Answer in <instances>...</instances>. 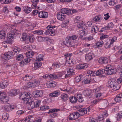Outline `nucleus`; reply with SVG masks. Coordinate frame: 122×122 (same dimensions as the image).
<instances>
[{"instance_id": "obj_44", "label": "nucleus", "mask_w": 122, "mask_h": 122, "mask_svg": "<svg viewBox=\"0 0 122 122\" xmlns=\"http://www.w3.org/2000/svg\"><path fill=\"white\" fill-rule=\"evenodd\" d=\"M103 44V41H98L96 44V46L98 47H101L102 45Z\"/></svg>"}, {"instance_id": "obj_18", "label": "nucleus", "mask_w": 122, "mask_h": 122, "mask_svg": "<svg viewBox=\"0 0 122 122\" xmlns=\"http://www.w3.org/2000/svg\"><path fill=\"white\" fill-rule=\"evenodd\" d=\"M71 10L70 9H67L64 8L62 9L61 11V13L67 15L71 13Z\"/></svg>"}, {"instance_id": "obj_41", "label": "nucleus", "mask_w": 122, "mask_h": 122, "mask_svg": "<svg viewBox=\"0 0 122 122\" xmlns=\"http://www.w3.org/2000/svg\"><path fill=\"white\" fill-rule=\"evenodd\" d=\"M83 76H76L75 79V81L76 82H78L82 79Z\"/></svg>"}, {"instance_id": "obj_31", "label": "nucleus", "mask_w": 122, "mask_h": 122, "mask_svg": "<svg viewBox=\"0 0 122 122\" xmlns=\"http://www.w3.org/2000/svg\"><path fill=\"white\" fill-rule=\"evenodd\" d=\"M42 63L40 61H36L34 64L35 68L36 69L39 68L42 66Z\"/></svg>"}, {"instance_id": "obj_59", "label": "nucleus", "mask_w": 122, "mask_h": 122, "mask_svg": "<svg viewBox=\"0 0 122 122\" xmlns=\"http://www.w3.org/2000/svg\"><path fill=\"white\" fill-rule=\"evenodd\" d=\"M40 107L41 110H42L44 111H45L46 110H47L49 108V107L48 106H43Z\"/></svg>"}, {"instance_id": "obj_28", "label": "nucleus", "mask_w": 122, "mask_h": 122, "mask_svg": "<svg viewBox=\"0 0 122 122\" xmlns=\"http://www.w3.org/2000/svg\"><path fill=\"white\" fill-rule=\"evenodd\" d=\"M10 96H15L17 94L16 90H11L9 92Z\"/></svg>"}, {"instance_id": "obj_43", "label": "nucleus", "mask_w": 122, "mask_h": 122, "mask_svg": "<svg viewBox=\"0 0 122 122\" xmlns=\"http://www.w3.org/2000/svg\"><path fill=\"white\" fill-rule=\"evenodd\" d=\"M70 101L71 103H74L77 102V99L76 98L74 97H72L70 98Z\"/></svg>"}, {"instance_id": "obj_53", "label": "nucleus", "mask_w": 122, "mask_h": 122, "mask_svg": "<svg viewBox=\"0 0 122 122\" xmlns=\"http://www.w3.org/2000/svg\"><path fill=\"white\" fill-rule=\"evenodd\" d=\"M30 116L26 117L25 119H23L22 121V122H30Z\"/></svg>"}, {"instance_id": "obj_38", "label": "nucleus", "mask_w": 122, "mask_h": 122, "mask_svg": "<svg viewBox=\"0 0 122 122\" xmlns=\"http://www.w3.org/2000/svg\"><path fill=\"white\" fill-rule=\"evenodd\" d=\"M120 95V94L118 95L115 98V100L117 102H120L121 101V98L122 97Z\"/></svg>"}, {"instance_id": "obj_20", "label": "nucleus", "mask_w": 122, "mask_h": 122, "mask_svg": "<svg viewBox=\"0 0 122 122\" xmlns=\"http://www.w3.org/2000/svg\"><path fill=\"white\" fill-rule=\"evenodd\" d=\"M57 18L59 20H62L65 18L64 14L61 12L57 13Z\"/></svg>"}, {"instance_id": "obj_37", "label": "nucleus", "mask_w": 122, "mask_h": 122, "mask_svg": "<svg viewBox=\"0 0 122 122\" xmlns=\"http://www.w3.org/2000/svg\"><path fill=\"white\" fill-rule=\"evenodd\" d=\"M91 93V90H86L84 91L83 92V93L84 95L86 96L90 95Z\"/></svg>"}, {"instance_id": "obj_60", "label": "nucleus", "mask_w": 122, "mask_h": 122, "mask_svg": "<svg viewBox=\"0 0 122 122\" xmlns=\"http://www.w3.org/2000/svg\"><path fill=\"white\" fill-rule=\"evenodd\" d=\"M108 15V13H107L106 14L104 15V16L105 17H104V18L106 20H107L110 17V16L109 15Z\"/></svg>"}, {"instance_id": "obj_52", "label": "nucleus", "mask_w": 122, "mask_h": 122, "mask_svg": "<svg viewBox=\"0 0 122 122\" xmlns=\"http://www.w3.org/2000/svg\"><path fill=\"white\" fill-rule=\"evenodd\" d=\"M49 85L51 88H53L55 87L56 85L55 84V82L52 81L50 82L49 84Z\"/></svg>"}, {"instance_id": "obj_6", "label": "nucleus", "mask_w": 122, "mask_h": 122, "mask_svg": "<svg viewBox=\"0 0 122 122\" xmlns=\"http://www.w3.org/2000/svg\"><path fill=\"white\" fill-rule=\"evenodd\" d=\"M30 99L28 100V102L26 103H25L27 105V108L28 109H31L35 107V101H32Z\"/></svg>"}, {"instance_id": "obj_10", "label": "nucleus", "mask_w": 122, "mask_h": 122, "mask_svg": "<svg viewBox=\"0 0 122 122\" xmlns=\"http://www.w3.org/2000/svg\"><path fill=\"white\" fill-rule=\"evenodd\" d=\"M116 79L114 78H111L109 80L108 82L109 86L112 88L115 86L117 83Z\"/></svg>"}, {"instance_id": "obj_22", "label": "nucleus", "mask_w": 122, "mask_h": 122, "mask_svg": "<svg viewBox=\"0 0 122 122\" xmlns=\"http://www.w3.org/2000/svg\"><path fill=\"white\" fill-rule=\"evenodd\" d=\"M93 55L91 53L86 54L85 56L86 59L87 61H89L93 59Z\"/></svg>"}, {"instance_id": "obj_11", "label": "nucleus", "mask_w": 122, "mask_h": 122, "mask_svg": "<svg viewBox=\"0 0 122 122\" xmlns=\"http://www.w3.org/2000/svg\"><path fill=\"white\" fill-rule=\"evenodd\" d=\"M88 75L86 76V78L84 79V81H82L83 83L85 84H87L91 82V76H92L91 74H89L88 73Z\"/></svg>"}, {"instance_id": "obj_16", "label": "nucleus", "mask_w": 122, "mask_h": 122, "mask_svg": "<svg viewBox=\"0 0 122 122\" xmlns=\"http://www.w3.org/2000/svg\"><path fill=\"white\" fill-rule=\"evenodd\" d=\"M60 94V92L59 91L56 90L50 93L49 94L50 96L51 97H58Z\"/></svg>"}, {"instance_id": "obj_55", "label": "nucleus", "mask_w": 122, "mask_h": 122, "mask_svg": "<svg viewBox=\"0 0 122 122\" xmlns=\"http://www.w3.org/2000/svg\"><path fill=\"white\" fill-rule=\"evenodd\" d=\"M43 56L41 55H39L36 57L37 60L40 61H42L43 60Z\"/></svg>"}, {"instance_id": "obj_19", "label": "nucleus", "mask_w": 122, "mask_h": 122, "mask_svg": "<svg viewBox=\"0 0 122 122\" xmlns=\"http://www.w3.org/2000/svg\"><path fill=\"white\" fill-rule=\"evenodd\" d=\"M88 66L86 63L78 65L76 66V68L78 69L81 70L87 67Z\"/></svg>"}, {"instance_id": "obj_62", "label": "nucleus", "mask_w": 122, "mask_h": 122, "mask_svg": "<svg viewBox=\"0 0 122 122\" xmlns=\"http://www.w3.org/2000/svg\"><path fill=\"white\" fill-rule=\"evenodd\" d=\"M46 34H50L51 36H53L55 34V33L54 31V29L53 30H51V32H49V33L48 32V33L47 32V33H46Z\"/></svg>"}, {"instance_id": "obj_39", "label": "nucleus", "mask_w": 122, "mask_h": 122, "mask_svg": "<svg viewBox=\"0 0 122 122\" xmlns=\"http://www.w3.org/2000/svg\"><path fill=\"white\" fill-rule=\"evenodd\" d=\"M32 78L30 76L28 75H26L25 77L23 78V80L25 81H28L30 80Z\"/></svg>"}, {"instance_id": "obj_13", "label": "nucleus", "mask_w": 122, "mask_h": 122, "mask_svg": "<svg viewBox=\"0 0 122 122\" xmlns=\"http://www.w3.org/2000/svg\"><path fill=\"white\" fill-rule=\"evenodd\" d=\"M108 59L106 57H102L99 58V62L101 64H106L108 61Z\"/></svg>"}, {"instance_id": "obj_57", "label": "nucleus", "mask_w": 122, "mask_h": 122, "mask_svg": "<svg viewBox=\"0 0 122 122\" xmlns=\"http://www.w3.org/2000/svg\"><path fill=\"white\" fill-rule=\"evenodd\" d=\"M20 50V48L16 47L14 49L13 51L15 54H18Z\"/></svg>"}, {"instance_id": "obj_7", "label": "nucleus", "mask_w": 122, "mask_h": 122, "mask_svg": "<svg viewBox=\"0 0 122 122\" xmlns=\"http://www.w3.org/2000/svg\"><path fill=\"white\" fill-rule=\"evenodd\" d=\"M67 74L65 75V77H69L70 76L74 75L75 73L74 72V68L73 67H69L67 70Z\"/></svg>"}, {"instance_id": "obj_64", "label": "nucleus", "mask_w": 122, "mask_h": 122, "mask_svg": "<svg viewBox=\"0 0 122 122\" xmlns=\"http://www.w3.org/2000/svg\"><path fill=\"white\" fill-rule=\"evenodd\" d=\"M100 100L99 99L95 100L92 102V104L93 105L96 104L98 103Z\"/></svg>"}, {"instance_id": "obj_12", "label": "nucleus", "mask_w": 122, "mask_h": 122, "mask_svg": "<svg viewBox=\"0 0 122 122\" xmlns=\"http://www.w3.org/2000/svg\"><path fill=\"white\" fill-rule=\"evenodd\" d=\"M6 96L5 92H0V101L1 103H4V100L5 101V99L6 98Z\"/></svg>"}, {"instance_id": "obj_50", "label": "nucleus", "mask_w": 122, "mask_h": 122, "mask_svg": "<svg viewBox=\"0 0 122 122\" xmlns=\"http://www.w3.org/2000/svg\"><path fill=\"white\" fill-rule=\"evenodd\" d=\"M34 34L41 35L43 34V31L41 30H36L34 32Z\"/></svg>"}, {"instance_id": "obj_14", "label": "nucleus", "mask_w": 122, "mask_h": 122, "mask_svg": "<svg viewBox=\"0 0 122 122\" xmlns=\"http://www.w3.org/2000/svg\"><path fill=\"white\" fill-rule=\"evenodd\" d=\"M8 83L7 81H3L0 84V87L1 88L4 89L8 85Z\"/></svg>"}, {"instance_id": "obj_40", "label": "nucleus", "mask_w": 122, "mask_h": 122, "mask_svg": "<svg viewBox=\"0 0 122 122\" xmlns=\"http://www.w3.org/2000/svg\"><path fill=\"white\" fill-rule=\"evenodd\" d=\"M28 38L26 34H24L22 35V37L20 38V40L22 41H25L28 39Z\"/></svg>"}, {"instance_id": "obj_58", "label": "nucleus", "mask_w": 122, "mask_h": 122, "mask_svg": "<svg viewBox=\"0 0 122 122\" xmlns=\"http://www.w3.org/2000/svg\"><path fill=\"white\" fill-rule=\"evenodd\" d=\"M84 25V24L82 22H81L79 23H78L77 24V26L78 27H79L80 28H82L83 25Z\"/></svg>"}, {"instance_id": "obj_15", "label": "nucleus", "mask_w": 122, "mask_h": 122, "mask_svg": "<svg viewBox=\"0 0 122 122\" xmlns=\"http://www.w3.org/2000/svg\"><path fill=\"white\" fill-rule=\"evenodd\" d=\"M3 109L5 110L6 111H8L11 109H13L14 107L12 108L11 105L9 104H7L5 105L3 107Z\"/></svg>"}, {"instance_id": "obj_63", "label": "nucleus", "mask_w": 122, "mask_h": 122, "mask_svg": "<svg viewBox=\"0 0 122 122\" xmlns=\"http://www.w3.org/2000/svg\"><path fill=\"white\" fill-rule=\"evenodd\" d=\"M121 6L122 5L121 4L117 5L114 7V9L116 10H117L121 8Z\"/></svg>"}, {"instance_id": "obj_45", "label": "nucleus", "mask_w": 122, "mask_h": 122, "mask_svg": "<svg viewBox=\"0 0 122 122\" xmlns=\"http://www.w3.org/2000/svg\"><path fill=\"white\" fill-rule=\"evenodd\" d=\"M113 42H112V40H111L110 43H109L108 42H106L105 45V47L106 48H108L110 46V45L112 44Z\"/></svg>"}, {"instance_id": "obj_49", "label": "nucleus", "mask_w": 122, "mask_h": 122, "mask_svg": "<svg viewBox=\"0 0 122 122\" xmlns=\"http://www.w3.org/2000/svg\"><path fill=\"white\" fill-rule=\"evenodd\" d=\"M23 55L22 54H20L16 56V59L18 61L21 60L23 58Z\"/></svg>"}, {"instance_id": "obj_29", "label": "nucleus", "mask_w": 122, "mask_h": 122, "mask_svg": "<svg viewBox=\"0 0 122 122\" xmlns=\"http://www.w3.org/2000/svg\"><path fill=\"white\" fill-rule=\"evenodd\" d=\"M121 85L120 84H118L117 82L115 86H114L112 88V89L114 91H116L118 90L120 87Z\"/></svg>"}, {"instance_id": "obj_54", "label": "nucleus", "mask_w": 122, "mask_h": 122, "mask_svg": "<svg viewBox=\"0 0 122 122\" xmlns=\"http://www.w3.org/2000/svg\"><path fill=\"white\" fill-rule=\"evenodd\" d=\"M108 103V101L107 100H104L103 101L102 106L104 107H105L107 106Z\"/></svg>"}, {"instance_id": "obj_35", "label": "nucleus", "mask_w": 122, "mask_h": 122, "mask_svg": "<svg viewBox=\"0 0 122 122\" xmlns=\"http://www.w3.org/2000/svg\"><path fill=\"white\" fill-rule=\"evenodd\" d=\"M5 36V31L3 30H1L0 31V37L1 39H4Z\"/></svg>"}, {"instance_id": "obj_51", "label": "nucleus", "mask_w": 122, "mask_h": 122, "mask_svg": "<svg viewBox=\"0 0 122 122\" xmlns=\"http://www.w3.org/2000/svg\"><path fill=\"white\" fill-rule=\"evenodd\" d=\"M41 101L40 100H37L36 101H35V107H37L39 106L40 105V102Z\"/></svg>"}, {"instance_id": "obj_9", "label": "nucleus", "mask_w": 122, "mask_h": 122, "mask_svg": "<svg viewBox=\"0 0 122 122\" xmlns=\"http://www.w3.org/2000/svg\"><path fill=\"white\" fill-rule=\"evenodd\" d=\"M43 94V91L39 90L34 91L33 92V95L36 97H38L42 96Z\"/></svg>"}, {"instance_id": "obj_48", "label": "nucleus", "mask_w": 122, "mask_h": 122, "mask_svg": "<svg viewBox=\"0 0 122 122\" xmlns=\"http://www.w3.org/2000/svg\"><path fill=\"white\" fill-rule=\"evenodd\" d=\"M9 117V115L8 114L4 113L3 114L2 116V118L4 120H7Z\"/></svg>"}, {"instance_id": "obj_33", "label": "nucleus", "mask_w": 122, "mask_h": 122, "mask_svg": "<svg viewBox=\"0 0 122 122\" xmlns=\"http://www.w3.org/2000/svg\"><path fill=\"white\" fill-rule=\"evenodd\" d=\"M55 27V26H52L51 25H48L46 27L47 29L48 30H46V32L47 33V32H50L51 30L54 29V28Z\"/></svg>"}, {"instance_id": "obj_30", "label": "nucleus", "mask_w": 122, "mask_h": 122, "mask_svg": "<svg viewBox=\"0 0 122 122\" xmlns=\"http://www.w3.org/2000/svg\"><path fill=\"white\" fill-rule=\"evenodd\" d=\"M66 41L64 43L68 47H71V40H69L67 38L66 39Z\"/></svg>"}, {"instance_id": "obj_3", "label": "nucleus", "mask_w": 122, "mask_h": 122, "mask_svg": "<svg viewBox=\"0 0 122 122\" xmlns=\"http://www.w3.org/2000/svg\"><path fill=\"white\" fill-rule=\"evenodd\" d=\"M105 72V69H101L97 70V71H88L87 73L89 74H91L92 76H100L102 74H104Z\"/></svg>"}, {"instance_id": "obj_8", "label": "nucleus", "mask_w": 122, "mask_h": 122, "mask_svg": "<svg viewBox=\"0 0 122 122\" xmlns=\"http://www.w3.org/2000/svg\"><path fill=\"white\" fill-rule=\"evenodd\" d=\"M13 52H12L8 51L4 54V58L5 60H8L13 58Z\"/></svg>"}, {"instance_id": "obj_21", "label": "nucleus", "mask_w": 122, "mask_h": 122, "mask_svg": "<svg viewBox=\"0 0 122 122\" xmlns=\"http://www.w3.org/2000/svg\"><path fill=\"white\" fill-rule=\"evenodd\" d=\"M39 2V0H32V2L33 3V4L32 5V8L33 9H39V7L36 6L37 4Z\"/></svg>"}, {"instance_id": "obj_34", "label": "nucleus", "mask_w": 122, "mask_h": 122, "mask_svg": "<svg viewBox=\"0 0 122 122\" xmlns=\"http://www.w3.org/2000/svg\"><path fill=\"white\" fill-rule=\"evenodd\" d=\"M98 30L99 29L97 27L93 26L91 28V31L92 33H95L97 32L98 31Z\"/></svg>"}, {"instance_id": "obj_25", "label": "nucleus", "mask_w": 122, "mask_h": 122, "mask_svg": "<svg viewBox=\"0 0 122 122\" xmlns=\"http://www.w3.org/2000/svg\"><path fill=\"white\" fill-rule=\"evenodd\" d=\"M34 54V52L32 51H30L26 53V56L28 57L32 58Z\"/></svg>"}, {"instance_id": "obj_36", "label": "nucleus", "mask_w": 122, "mask_h": 122, "mask_svg": "<svg viewBox=\"0 0 122 122\" xmlns=\"http://www.w3.org/2000/svg\"><path fill=\"white\" fill-rule=\"evenodd\" d=\"M77 100L80 102H81L83 101V99L81 94H77Z\"/></svg>"}, {"instance_id": "obj_26", "label": "nucleus", "mask_w": 122, "mask_h": 122, "mask_svg": "<svg viewBox=\"0 0 122 122\" xmlns=\"http://www.w3.org/2000/svg\"><path fill=\"white\" fill-rule=\"evenodd\" d=\"M81 116L84 115L85 114H86L87 112V111L86 109L84 108H81L78 110Z\"/></svg>"}, {"instance_id": "obj_17", "label": "nucleus", "mask_w": 122, "mask_h": 122, "mask_svg": "<svg viewBox=\"0 0 122 122\" xmlns=\"http://www.w3.org/2000/svg\"><path fill=\"white\" fill-rule=\"evenodd\" d=\"M39 17L42 18L47 17L48 15V14L47 12H41L38 14Z\"/></svg>"}, {"instance_id": "obj_61", "label": "nucleus", "mask_w": 122, "mask_h": 122, "mask_svg": "<svg viewBox=\"0 0 122 122\" xmlns=\"http://www.w3.org/2000/svg\"><path fill=\"white\" fill-rule=\"evenodd\" d=\"M80 17L79 16H78L74 19V21L75 22H78V21H80Z\"/></svg>"}, {"instance_id": "obj_4", "label": "nucleus", "mask_w": 122, "mask_h": 122, "mask_svg": "<svg viewBox=\"0 0 122 122\" xmlns=\"http://www.w3.org/2000/svg\"><path fill=\"white\" fill-rule=\"evenodd\" d=\"M40 83V81H34L32 82H30L27 83L24 87H25L26 88H34L36 86H38Z\"/></svg>"}, {"instance_id": "obj_47", "label": "nucleus", "mask_w": 122, "mask_h": 122, "mask_svg": "<svg viewBox=\"0 0 122 122\" xmlns=\"http://www.w3.org/2000/svg\"><path fill=\"white\" fill-rule=\"evenodd\" d=\"M24 11L25 13L28 14L31 11V8L30 7H28V6H26V8H25L24 10Z\"/></svg>"}, {"instance_id": "obj_27", "label": "nucleus", "mask_w": 122, "mask_h": 122, "mask_svg": "<svg viewBox=\"0 0 122 122\" xmlns=\"http://www.w3.org/2000/svg\"><path fill=\"white\" fill-rule=\"evenodd\" d=\"M69 120H75L78 118L76 117V114L74 113H71L69 115Z\"/></svg>"}, {"instance_id": "obj_5", "label": "nucleus", "mask_w": 122, "mask_h": 122, "mask_svg": "<svg viewBox=\"0 0 122 122\" xmlns=\"http://www.w3.org/2000/svg\"><path fill=\"white\" fill-rule=\"evenodd\" d=\"M17 30L16 29H13L10 33H8L7 36V40L12 39L17 34Z\"/></svg>"}, {"instance_id": "obj_23", "label": "nucleus", "mask_w": 122, "mask_h": 122, "mask_svg": "<svg viewBox=\"0 0 122 122\" xmlns=\"http://www.w3.org/2000/svg\"><path fill=\"white\" fill-rule=\"evenodd\" d=\"M28 59V58L26 59H24V60L21 61L20 62V65L21 66H23L25 65H26L27 64V63L29 62L30 61V59Z\"/></svg>"}, {"instance_id": "obj_2", "label": "nucleus", "mask_w": 122, "mask_h": 122, "mask_svg": "<svg viewBox=\"0 0 122 122\" xmlns=\"http://www.w3.org/2000/svg\"><path fill=\"white\" fill-rule=\"evenodd\" d=\"M111 65H108L106 66L105 68V72L107 73L108 75H111L115 74L117 71V69L116 68H112Z\"/></svg>"}, {"instance_id": "obj_24", "label": "nucleus", "mask_w": 122, "mask_h": 122, "mask_svg": "<svg viewBox=\"0 0 122 122\" xmlns=\"http://www.w3.org/2000/svg\"><path fill=\"white\" fill-rule=\"evenodd\" d=\"M61 97L62 100L63 101H66L68 98V95L65 93H62L61 95Z\"/></svg>"}, {"instance_id": "obj_46", "label": "nucleus", "mask_w": 122, "mask_h": 122, "mask_svg": "<svg viewBox=\"0 0 122 122\" xmlns=\"http://www.w3.org/2000/svg\"><path fill=\"white\" fill-rule=\"evenodd\" d=\"M77 36L76 35H73L72 36H68L67 38H68V39H69V40L70 39L72 41V40H74L77 39Z\"/></svg>"}, {"instance_id": "obj_32", "label": "nucleus", "mask_w": 122, "mask_h": 122, "mask_svg": "<svg viewBox=\"0 0 122 122\" xmlns=\"http://www.w3.org/2000/svg\"><path fill=\"white\" fill-rule=\"evenodd\" d=\"M86 31L81 30L79 32V34L80 36V38H81L83 36H85L86 35V33H85Z\"/></svg>"}, {"instance_id": "obj_42", "label": "nucleus", "mask_w": 122, "mask_h": 122, "mask_svg": "<svg viewBox=\"0 0 122 122\" xmlns=\"http://www.w3.org/2000/svg\"><path fill=\"white\" fill-rule=\"evenodd\" d=\"M101 15H99L96 16L93 18V20L96 22L100 21L101 20Z\"/></svg>"}, {"instance_id": "obj_56", "label": "nucleus", "mask_w": 122, "mask_h": 122, "mask_svg": "<svg viewBox=\"0 0 122 122\" xmlns=\"http://www.w3.org/2000/svg\"><path fill=\"white\" fill-rule=\"evenodd\" d=\"M28 37L31 43H33L35 39L34 36H28Z\"/></svg>"}, {"instance_id": "obj_1", "label": "nucleus", "mask_w": 122, "mask_h": 122, "mask_svg": "<svg viewBox=\"0 0 122 122\" xmlns=\"http://www.w3.org/2000/svg\"><path fill=\"white\" fill-rule=\"evenodd\" d=\"M29 93L27 92H24L21 93L19 96L20 99L23 100L24 104L28 102V100L31 98V95Z\"/></svg>"}]
</instances>
